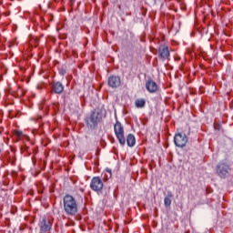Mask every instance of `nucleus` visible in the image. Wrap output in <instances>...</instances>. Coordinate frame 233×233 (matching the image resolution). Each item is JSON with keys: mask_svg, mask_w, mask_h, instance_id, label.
Listing matches in <instances>:
<instances>
[{"mask_svg": "<svg viewBox=\"0 0 233 233\" xmlns=\"http://www.w3.org/2000/svg\"><path fill=\"white\" fill-rule=\"evenodd\" d=\"M107 85L110 88H117L121 86V77L117 76H111L108 77Z\"/></svg>", "mask_w": 233, "mask_h": 233, "instance_id": "obj_9", "label": "nucleus"}, {"mask_svg": "<svg viewBox=\"0 0 233 233\" xmlns=\"http://www.w3.org/2000/svg\"><path fill=\"white\" fill-rule=\"evenodd\" d=\"M158 57L162 61H167L170 57V51L168 50V46H160L158 48Z\"/></svg>", "mask_w": 233, "mask_h": 233, "instance_id": "obj_8", "label": "nucleus"}, {"mask_svg": "<svg viewBox=\"0 0 233 233\" xmlns=\"http://www.w3.org/2000/svg\"><path fill=\"white\" fill-rule=\"evenodd\" d=\"M65 74H66V70H65V69H59V75H60V76H65Z\"/></svg>", "mask_w": 233, "mask_h": 233, "instance_id": "obj_16", "label": "nucleus"}, {"mask_svg": "<svg viewBox=\"0 0 233 233\" xmlns=\"http://www.w3.org/2000/svg\"><path fill=\"white\" fill-rule=\"evenodd\" d=\"M71 5H74V3H76V0H69Z\"/></svg>", "mask_w": 233, "mask_h": 233, "instance_id": "obj_18", "label": "nucleus"}, {"mask_svg": "<svg viewBox=\"0 0 233 233\" xmlns=\"http://www.w3.org/2000/svg\"><path fill=\"white\" fill-rule=\"evenodd\" d=\"M64 210L67 216H76L77 212V201L71 195H66L63 198Z\"/></svg>", "mask_w": 233, "mask_h": 233, "instance_id": "obj_2", "label": "nucleus"}, {"mask_svg": "<svg viewBox=\"0 0 233 233\" xmlns=\"http://www.w3.org/2000/svg\"><path fill=\"white\" fill-rule=\"evenodd\" d=\"M0 154H1V148H0Z\"/></svg>", "mask_w": 233, "mask_h": 233, "instance_id": "obj_21", "label": "nucleus"}, {"mask_svg": "<svg viewBox=\"0 0 233 233\" xmlns=\"http://www.w3.org/2000/svg\"><path fill=\"white\" fill-rule=\"evenodd\" d=\"M159 1H161V0H153L154 5H157V3H159Z\"/></svg>", "mask_w": 233, "mask_h": 233, "instance_id": "obj_17", "label": "nucleus"}, {"mask_svg": "<svg viewBox=\"0 0 233 233\" xmlns=\"http://www.w3.org/2000/svg\"><path fill=\"white\" fill-rule=\"evenodd\" d=\"M172 191H167V196L164 198V205L165 207H170L172 205V198H173Z\"/></svg>", "mask_w": 233, "mask_h": 233, "instance_id": "obj_12", "label": "nucleus"}, {"mask_svg": "<svg viewBox=\"0 0 233 233\" xmlns=\"http://www.w3.org/2000/svg\"><path fill=\"white\" fill-rule=\"evenodd\" d=\"M216 171L221 179H227L230 176L232 168H230V165L227 161H221L217 165Z\"/></svg>", "mask_w": 233, "mask_h": 233, "instance_id": "obj_3", "label": "nucleus"}, {"mask_svg": "<svg viewBox=\"0 0 233 233\" xmlns=\"http://www.w3.org/2000/svg\"><path fill=\"white\" fill-rule=\"evenodd\" d=\"M105 111L103 109H94L89 116L85 118L86 125L90 130H96V127L103 121Z\"/></svg>", "mask_w": 233, "mask_h": 233, "instance_id": "obj_1", "label": "nucleus"}, {"mask_svg": "<svg viewBox=\"0 0 233 233\" xmlns=\"http://www.w3.org/2000/svg\"><path fill=\"white\" fill-rule=\"evenodd\" d=\"M137 108H143L146 105V101L143 98L137 99L135 102Z\"/></svg>", "mask_w": 233, "mask_h": 233, "instance_id": "obj_14", "label": "nucleus"}, {"mask_svg": "<svg viewBox=\"0 0 233 233\" xmlns=\"http://www.w3.org/2000/svg\"><path fill=\"white\" fill-rule=\"evenodd\" d=\"M53 90L55 94H63V91L65 90V86L61 82H55L53 84Z\"/></svg>", "mask_w": 233, "mask_h": 233, "instance_id": "obj_11", "label": "nucleus"}, {"mask_svg": "<svg viewBox=\"0 0 233 233\" xmlns=\"http://www.w3.org/2000/svg\"><path fill=\"white\" fill-rule=\"evenodd\" d=\"M114 132L116 138L118 139L119 144L122 147H125L127 143V138H125V128L123 127V125L121 124V122L119 121L116 122V124L114 125Z\"/></svg>", "mask_w": 233, "mask_h": 233, "instance_id": "obj_4", "label": "nucleus"}, {"mask_svg": "<svg viewBox=\"0 0 233 233\" xmlns=\"http://www.w3.org/2000/svg\"><path fill=\"white\" fill-rule=\"evenodd\" d=\"M90 188L94 192H101L103 190V180L99 177H94L90 182Z\"/></svg>", "mask_w": 233, "mask_h": 233, "instance_id": "obj_7", "label": "nucleus"}, {"mask_svg": "<svg viewBox=\"0 0 233 233\" xmlns=\"http://www.w3.org/2000/svg\"><path fill=\"white\" fill-rule=\"evenodd\" d=\"M52 219L46 217H42L39 220L38 227L40 233H47L52 230Z\"/></svg>", "mask_w": 233, "mask_h": 233, "instance_id": "obj_5", "label": "nucleus"}, {"mask_svg": "<svg viewBox=\"0 0 233 233\" xmlns=\"http://www.w3.org/2000/svg\"><path fill=\"white\" fill-rule=\"evenodd\" d=\"M146 88L150 94H155V92H157V84L152 79L147 80L146 82Z\"/></svg>", "mask_w": 233, "mask_h": 233, "instance_id": "obj_10", "label": "nucleus"}, {"mask_svg": "<svg viewBox=\"0 0 233 233\" xmlns=\"http://www.w3.org/2000/svg\"><path fill=\"white\" fill-rule=\"evenodd\" d=\"M127 147H134L136 145V137L134 135L129 134L127 137Z\"/></svg>", "mask_w": 233, "mask_h": 233, "instance_id": "obj_13", "label": "nucleus"}, {"mask_svg": "<svg viewBox=\"0 0 233 233\" xmlns=\"http://www.w3.org/2000/svg\"><path fill=\"white\" fill-rule=\"evenodd\" d=\"M174 143L178 148H183V147H187V143H188V137H187V134H176L174 137Z\"/></svg>", "mask_w": 233, "mask_h": 233, "instance_id": "obj_6", "label": "nucleus"}, {"mask_svg": "<svg viewBox=\"0 0 233 233\" xmlns=\"http://www.w3.org/2000/svg\"><path fill=\"white\" fill-rule=\"evenodd\" d=\"M157 3H163V0L158 1Z\"/></svg>", "mask_w": 233, "mask_h": 233, "instance_id": "obj_19", "label": "nucleus"}, {"mask_svg": "<svg viewBox=\"0 0 233 233\" xmlns=\"http://www.w3.org/2000/svg\"><path fill=\"white\" fill-rule=\"evenodd\" d=\"M18 135L21 136V132H19Z\"/></svg>", "mask_w": 233, "mask_h": 233, "instance_id": "obj_20", "label": "nucleus"}, {"mask_svg": "<svg viewBox=\"0 0 233 233\" xmlns=\"http://www.w3.org/2000/svg\"><path fill=\"white\" fill-rule=\"evenodd\" d=\"M106 172L107 173V175H106V178H107V179L110 178V177H112V169L106 168Z\"/></svg>", "mask_w": 233, "mask_h": 233, "instance_id": "obj_15", "label": "nucleus"}]
</instances>
